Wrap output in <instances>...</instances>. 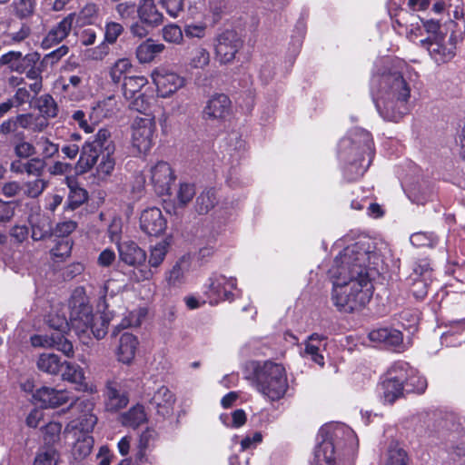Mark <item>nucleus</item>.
I'll return each mask as SVG.
<instances>
[{
  "label": "nucleus",
  "mask_w": 465,
  "mask_h": 465,
  "mask_svg": "<svg viewBox=\"0 0 465 465\" xmlns=\"http://www.w3.org/2000/svg\"><path fill=\"white\" fill-rule=\"evenodd\" d=\"M378 260L376 252L360 242L347 246L334 259L329 277L332 282L331 300L339 311L352 312L370 302L372 284L367 270Z\"/></svg>",
  "instance_id": "obj_1"
},
{
  "label": "nucleus",
  "mask_w": 465,
  "mask_h": 465,
  "mask_svg": "<svg viewBox=\"0 0 465 465\" xmlns=\"http://www.w3.org/2000/svg\"><path fill=\"white\" fill-rule=\"evenodd\" d=\"M371 84L376 91V107L385 120L398 122L408 113L411 88L400 73L376 75Z\"/></svg>",
  "instance_id": "obj_2"
},
{
  "label": "nucleus",
  "mask_w": 465,
  "mask_h": 465,
  "mask_svg": "<svg viewBox=\"0 0 465 465\" xmlns=\"http://www.w3.org/2000/svg\"><path fill=\"white\" fill-rule=\"evenodd\" d=\"M94 402L88 399H76L62 412L71 411L74 416L65 426L64 435H73L74 441L72 446V454L75 460L87 457L94 447V438L91 435L98 419L94 413Z\"/></svg>",
  "instance_id": "obj_3"
},
{
  "label": "nucleus",
  "mask_w": 465,
  "mask_h": 465,
  "mask_svg": "<svg viewBox=\"0 0 465 465\" xmlns=\"http://www.w3.org/2000/svg\"><path fill=\"white\" fill-rule=\"evenodd\" d=\"M373 142L369 132L357 129L351 138L340 143L339 156L347 163L345 173L349 180L362 176L373 158Z\"/></svg>",
  "instance_id": "obj_4"
},
{
  "label": "nucleus",
  "mask_w": 465,
  "mask_h": 465,
  "mask_svg": "<svg viewBox=\"0 0 465 465\" xmlns=\"http://www.w3.org/2000/svg\"><path fill=\"white\" fill-rule=\"evenodd\" d=\"M253 384L272 401L283 398L289 387L284 367L272 361H265L254 368Z\"/></svg>",
  "instance_id": "obj_5"
},
{
  "label": "nucleus",
  "mask_w": 465,
  "mask_h": 465,
  "mask_svg": "<svg viewBox=\"0 0 465 465\" xmlns=\"http://www.w3.org/2000/svg\"><path fill=\"white\" fill-rule=\"evenodd\" d=\"M114 143L108 129H100L82 146L75 169L80 173L89 172L103 156L114 153Z\"/></svg>",
  "instance_id": "obj_6"
},
{
  "label": "nucleus",
  "mask_w": 465,
  "mask_h": 465,
  "mask_svg": "<svg viewBox=\"0 0 465 465\" xmlns=\"http://www.w3.org/2000/svg\"><path fill=\"white\" fill-rule=\"evenodd\" d=\"M318 437L321 438L319 444L325 442L331 443V453L342 450L345 453L352 452L357 445L358 440L354 431L344 424H328L321 428Z\"/></svg>",
  "instance_id": "obj_7"
},
{
  "label": "nucleus",
  "mask_w": 465,
  "mask_h": 465,
  "mask_svg": "<svg viewBox=\"0 0 465 465\" xmlns=\"http://www.w3.org/2000/svg\"><path fill=\"white\" fill-rule=\"evenodd\" d=\"M409 369L410 365L407 362L398 361L388 370L380 383V391L384 402L391 404L403 395Z\"/></svg>",
  "instance_id": "obj_8"
},
{
  "label": "nucleus",
  "mask_w": 465,
  "mask_h": 465,
  "mask_svg": "<svg viewBox=\"0 0 465 465\" xmlns=\"http://www.w3.org/2000/svg\"><path fill=\"white\" fill-rule=\"evenodd\" d=\"M156 124L152 114L137 116L132 124V147L138 154H146L154 144Z\"/></svg>",
  "instance_id": "obj_9"
},
{
  "label": "nucleus",
  "mask_w": 465,
  "mask_h": 465,
  "mask_svg": "<svg viewBox=\"0 0 465 465\" xmlns=\"http://www.w3.org/2000/svg\"><path fill=\"white\" fill-rule=\"evenodd\" d=\"M446 450L441 458L448 465H465V428L460 424H452L445 438Z\"/></svg>",
  "instance_id": "obj_10"
},
{
  "label": "nucleus",
  "mask_w": 465,
  "mask_h": 465,
  "mask_svg": "<svg viewBox=\"0 0 465 465\" xmlns=\"http://www.w3.org/2000/svg\"><path fill=\"white\" fill-rule=\"evenodd\" d=\"M144 400L151 411L162 417L166 418L173 414V406L176 401L175 395L165 385H159L156 388H148L144 391Z\"/></svg>",
  "instance_id": "obj_11"
},
{
  "label": "nucleus",
  "mask_w": 465,
  "mask_h": 465,
  "mask_svg": "<svg viewBox=\"0 0 465 465\" xmlns=\"http://www.w3.org/2000/svg\"><path fill=\"white\" fill-rule=\"evenodd\" d=\"M242 46L243 41L239 35L235 31L226 30L215 38V58L221 64H232Z\"/></svg>",
  "instance_id": "obj_12"
},
{
  "label": "nucleus",
  "mask_w": 465,
  "mask_h": 465,
  "mask_svg": "<svg viewBox=\"0 0 465 465\" xmlns=\"http://www.w3.org/2000/svg\"><path fill=\"white\" fill-rule=\"evenodd\" d=\"M420 46L426 48L430 57L437 64L450 62L455 56L456 37L436 35L432 39L426 38L420 41Z\"/></svg>",
  "instance_id": "obj_13"
},
{
  "label": "nucleus",
  "mask_w": 465,
  "mask_h": 465,
  "mask_svg": "<svg viewBox=\"0 0 465 465\" xmlns=\"http://www.w3.org/2000/svg\"><path fill=\"white\" fill-rule=\"evenodd\" d=\"M151 77L156 86L158 96L162 98L170 97L183 88L186 82L184 77L165 67L153 70Z\"/></svg>",
  "instance_id": "obj_14"
},
{
  "label": "nucleus",
  "mask_w": 465,
  "mask_h": 465,
  "mask_svg": "<svg viewBox=\"0 0 465 465\" xmlns=\"http://www.w3.org/2000/svg\"><path fill=\"white\" fill-rule=\"evenodd\" d=\"M237 287V280L234 277H226L223 274L213 273L206 284V294L211 304H217L223 301L234 299L232 291Z\"/></svg>",
  "instance_id": "obj_15"
},
{
  "label": "nucleus",
  "mask_w": 465,
  "mask_h": 465,
  "mask_svg": "<svg viewBox=\"0 0 465 465\" xmlns=\"http://www.w3.org/2000/svg\"><path fill=\"white\" fill-rule=\"evenodd\" d=\"M70 329L74 330L80 339L89 337V329L94 322L92 307L81 302L74 303L70 312Z\"/></svg>",
  "instance_id": "obj_16"
},
{
  "label": "nucleus",
  "mask_w": 465,
  "mask_h": 465,
  "mask_svg": "<svg viewBox=\"0 0 465 465\" xmlns=\"http://www.w3.org/2000/svg\"><path fill=\"white\" fill-rule=\"evenodd\" d=\"M174 179L173 172L166 162L159 161L150 169L151 183L159 195L170 193L171 184Z\"/></svg>",
  "instance_id": "obj_17"
},
{
  "label": "nucleus",
  "mask_w": 465,
  "mask_h": 465,
  "mask_svg": "<svg viewBox=\"0 0 465 465\" xmlns=\"http://www.w3.org/2000/svg\"><path fill=\"white\" fill-rule=\"evenodd\" d=\"M34 347L54 348L68 358L74 356L73 343L62 333L52 332L50 335H34L31 337Z\"/></svg>",
  "instance_id": "obj_18"
},
{
  "label": "nucleus",
  "mask_w": 465,
  "mask_h": 465,
  "mask_svg": "<svg viewBox=\"0 0 465 465\" xmlns=\"http://www.w3.org/2000/svg\"><path fill=\"white\" fill-rule=\"evenodd\" d=\"M105 408L109 411H117L128 404L129 399L122 390L121 382L116 379L108 380L104 391Z\"/></svg>",
  "instance_id": "obj_19"
},
{
  "label": "nucleus",
  "mask_w": 465,
  "mask_h": 465,
  "mask_svg": "<svg viewBox=\"0 0 465 465\" xmlns=\"http://www.w3.org/2000/svg\"><path fill=\"white\" fill-rule=\"evenodd\" d=\"M140 226L146 234L158 236L164 232L166 220L159 208H148L141 214Z\"/></svg>",
  "instance_id": "obj_20"
},
{
  "label": "nucleus",
  "mask_w": 465,
  "mask_h": 465,
  "mask_svg": "<svg viewBox=\"0 0 465 465\" xmlns=\"http://www.w3.org/2000/svg\"><path fill=\"white\" fill-rule=\"evenodd\" d=\"M33 397L44 408H56L69 401L68 391L46 386L37 389Z\"/></svg>",
  "instance_id": "obj_21"
},
{
  "label": "nucleus",
  "mask_w": 465,
  "mask_h": 465,
  "mask_svg": "<svg viewBox=\"0 0 465 465\" xmlns=\"http://www.w3.org/2000/svg\"><path fill=\"white\" fill-rule=\"evenodd\" d=\"M231 100L226 94L213 95L203 110V118L208 120L223 119L230 114Z\"/></svg>",
  "instance_id": "obj_22"
},
{
  "label": "nucleus",
  "mask_w": 465,
  "mask_h": 465,
  "mask_svg": "<svg viewBox=\"0 0 465 465\" xmlns=\"http://www.w3.org/2000/svg\"><path fill=\"white\" fill-rule=\"evenodd\" d=\"M412 278L414 281L413 294L417 297L425 296L428 282L431 280V268L427 260H420L414 264Z\"/></svg>",
  "instance_id": "obj_23"
},
{
  "label": "nucleus",
  "mask_w": 465,
  "mask_h": 465,
  "mask_svg": "<svg viewBox=\"0 0 465 465\" xmlns=\"http://www.w3.org/2000/svg\"><path fill=\"white\" fill-rule=\"evenodd\" d=\"M75 16V14H69L54 26L43 40V46L50 48L62 42L71 32Z\"/></svg>",
  "instance_id": "obj_24"
},
{
  "label": "nucleus",
  "mask_w": 465,
  "mask_h": 465,
  "mask_svg": "<svg viewBox=\"0 0 465 465\" xmlns=\"http://www.w3.org/2000/svg\"><path fill=\"white\" fill-rule=\"evenodd\" d=\"M120 260L130 266H139L145 262L146 253L134 242H123L117 246Z\"/></svg>",
  "instance_id": "obj_25"
},
{
  "label": "nucleus",
  "mask_w": 465,
  "mask_h": 465,
  "mask_svg": "<svg viewBox=\"0 0 465 465\" xmlns=\"http://www.w3.org/2000/svg\"><path fill=\"white\" fill-rule=\"evenodd\" d=\"M369 339L388 348L399 349L402 345V333L392 328H379L369 333Z\"/></svg>",
  "instance_id": "obj_26"
},
{
  "label": "nucleus",
  "mask_w": 465,
  "mask_h": 465,
  "mask_svg": "<svg viewBox=\"0 0 465 465\" xmlns=\"http://www.w3.org/2000/svg\"><path fill=\"white\" fill-rule=\"evenodd\" d=\"M137 15L142 23L155 27L163 23V15L157 9L153 0H141Z\"/></svg>",
  "instance_id": "obj_27"
},
{
  "label": "nucleus",
  "mask_w": 465,
  "mask_h": 465,
  "mask_svg": "<svg viewBox=\"0 0 465 465\" xmlns=\"http://www.w3.org/2000/svg\"><path fill=\"white\" fill-rule=\"evenodd\" d=\"M138 344L137 338L132 333L122 334L117 350L118 360L124 364L131 363L135 357Z\"/></svg>",
  "instance_id": "obj_28"
},
{
  "label": "nucleus",
  "mask_w": 465,
  "mask_h": 465,
  "mask_svg": "<svg viewBox=\"0 0 465 465\" xmlns=\"http://www.w3.org/2000/svg\"><path fill=\"white\" fill-rule=\"evenodd\" d=\"M101 109L102 104H99L97 107H94L91 111L74 110L72 112L71 120L74 124H76L86 134L93 133L95 125L98 124V119L94 114Z\"/></svg>",
  "instance_id": "obj_29"
},
{
  "label": "nucleus",
  "mask_w": 465,
  "mask_h": 465,
  "mask_svg": "<svg viewBox=\"0 0 465 465\" xmlns=\"http://www.w3.org/2000/svg\"><path fill=\"white\" fill-rule=\"evenodd\" d=\"M164 49L163 44L155 43L153 39L149 38L137 46L135 54L141 64H146L152 62Z\"/></svg>",
  "instance_id": "obj_30"
},
{
  "label": "nucleus",
  "mask_w": 465,
  "mask_h": 465,
  "mask_svg": "<svg viewBox=\"0 0 465 465\" xmlns=\"http://www.w3.org/2000/svg\"><path fill=\"white\" fill-rule=\"evenodd\" d=\"M187 65L193 70H204L211 62L210 52L203 45H195L187 55Z\"/></svg>",
  "instance_id": "obj_31"
},
{
  "label": "nucleus",
  "mask_w": 465,
  "mask_h": 465,
  "mask_svg": "<svg viewBox=\"0 0 465 465\" xmlns=\"http://www.w3.org/2000/svg\"><path fill=\"white\" fill-rule=\"evenodd\" d=\"M65 181L70 189L67 198V208L73 211L87 200L88 193L84 188L78 186L74 179L66 177Z\"/></svg>",
  "instance_id": "obj_32"
},
{
  "label": "nucleus",
  "mask_w": 465,
  "mask_h": 465,
  "mask_svg": "<svg viewBox=\"0 0 465 465\" xmlns=\"http://www.w3.org/2000/svg\"><path fill=\"white\" fill-rule=\"evenodd\" d=\"M321 341L322 338L317 333H313L309 336L305 342V348L302 355L303 357L310 358L315 363L322 367L324 365V358L320 352V346L318 345Z\"/></svg>",
  "instance_id": "obj_33"
},
{
  "label": "nucleus",
  "mask_w": 465,
  "mask_h": 465,
  "mask_svg": "<svg viewBox=\"0 0 465 465\" xmlns=\"http://www.w3.org/2000/svg\"><path fill=\"white\" fill-rule=\"evenodd\" d=\"M37 368L48 374L55 375L61 371L63 362L60 358L54 353H43L37 360Z\"/></svg>",
  "instance_id": "obj_34"
},
{
  "label": "nucleus",
  "mask_w": 465,
  "mask_h": 465,
  "mask_svg": "<svg viewBox=\"0 0 465 465\" xmlns=\"http://www.w3.org/2000/svg\"><path fill=\"white\" fill-rule=\"evenodd\" d=\"M148 84L146 77L143 75H133L124 77L123 83V93L126 99H131L138 94H142L141 89Z\"/></svg>",
  "instance_id": "obj_35"
},
{
  "label": "nucleus",
  "mask_w": 465,
  "mask_h": 465,
  "mask_svg": "<svg viewBox=\"0 0 465 465\" xmlns=\"http://www.w3.org/2000/svg\"><path fill=\"white\" fill-rule=\"evenodd\" d=\"M331 443L318 444L314 450L311 465H335V457L331 453Z\"/></svg>",
  "instance_id": "obj_36"
},
{
  "label": "nucleus",
  "mask_w": 465,
  "mask_h": 465,
  "mask_svg": "<svg viewBox=\"0 0 465 465\" xmlns=\"http://www.w3.org/2000/svg\"><path fill=\"white\" fill-rule=\"evenodd\" d=\"M133 70V64L128 58H119L110 67L109 75L114 84H119Z\"/></svg>",
  "instance_id": "obj_37"
},
{
  "label": "nucleus",
  "mask_w": 465,
  "mask_h": 465,
  "mask_svg": "<svg viewBox=\"0 0 465 465\" xmlns=\"http://www.w3.org/2000/svg\"><path fill=\"white\" fill-rule=\"evenodd\" d=\"M217 203V197L213 189L203 191L196 198L195 209L199 214H205Z\"/></svg>",
  "instance_id": "obj_38"
},
{
  "label": "nucleus",
  "mask_w": 465,
  "mask_h": 465,
  "mask_svg": "<svg viewBox=\"0 0 465 465\" xmlns=\"http://www.w3.org/2000/svg\"><path fill=\"white\" fill-rule=\"evenodd\" d=\"M146 421V415L142 405H136L123 414L122 423L124 426L137 428Z\"/></svg>",
  "instance_id": "obj_39"
},
{
  "label": "nucleus",
  "mask_w": 465,
  "mask_h": 465,
  "mask_svg": "<svg viewBox=\"0 0 465 465\" xmlns=\"http://www.w3.org/2000/svg\"><path fill=\"white\" fill-rule=\"evenodd\" d=\"M61 367L62 378L72 383L82 384L84 380L83 369L73 362L64 361Z\"/></svg>",
  "instance_id": "obj_40"
},
{
  "label": "nucleus",
  "mask_w": 465,
  "mask_h": 465,
  "mask_svg": "<svg viewBox=\"0 0 465 465\" xmlns=\"http://www.w3.org/2000/svg\"><path fill=\"white\" fill-rule=\"evenodd\" d=\"M409 460L406 450L398 443H391L385 460V465H406Z\"/></svg>",
  "instance_id": "obj_41"
},
{
  "label": "nucleus",
  "mask_w": 465,
  "mask_h": 465,
  "mask_svg": "<svg viewBox=\"0 0 465 465\" xmlns=\"http://www.w3.org/2000/svg\"><path fill=\"white\" fill-rule=\"evenodd\" d=\"M188 264L184 260L178 261L166 274V281L170 286L177 287L184 282Z\"/></svg>",
  "instance_id": "obj_42"
},
{
  "label": "nucleus",
  "mask_w": 465,
  "mask_h": 465,
  "mask_svg": "<svg viewBox=\"0 0 465 465\" xmlns=\"http://www.w3.org/2000/svg\"><path fill=\"white\" fill-rule=\"evenodd\" d=\"M168 245L166 241H161L151 247L148 261L151 267L157 268L163 262L168 252Z\"/></svg>",
  "instance_id": "obj_43"
},
{
  "label": "nucleus",
  "mask_w": 465,
  "mask_h": 465,
  "mask_svg": "<svg viewBox=\"0 0 465 465\" xmlns=\"http://www.w3.org/2000/svg\"><path fill=\"white\" fill-rule=\"evenodd\" d=\"M410 241L416 247L433 248L438 243V237L433 232H419L411 234Z\"/></svg>",
  "instance_id": "obj_44"
},
{
  "label": "nucleus",
  "mask_w": 465,
  "mask_h": 465,
  "mask_svg": "<svg viewBox=\"0 0 465 465\" xmlns=\"http://www.w3.org/2000/svg\"><path fill=\"white\" fill-rule=\"evenodd\" d=\"M37 106L39 111L46 117H55L57 115L56 103L50 94L41 95L37 99Z\"/></svg>",
  "instance_id": "obj_45"
},
{
  "label": "nucleus",
  "mask_w": 465,
  "mask_h": 465,
  "mask_svg": "<svg viewBox=\"0 0 465 465\" xmlns=\"http://www.w3.org/2000/svg\"><path fill=\"white\" fill-rule=\"evenodd\" d=\"M113 155L114 154L103 156V158L99 159V161L95 163L96 176L98 179L104 180L112 174L115 165V161Z\"/></svg>",
  "instance_id": "obj_46"
},
{
  "label": "nucleus",
  "mask_w": 465,
  "mask_h": 465,
  "mask_svg": "<svg viewBox=\"0 0 465 465\" xmlns=\"http://www.w3.org/2000/svg\"><path fill=\"white\" fill-rule=\"evenodd\" d=\"M47 184L48 183L41 178L26 182L23 187L24 194L30 198H36L42 194Z\"/></svg>",
  "instance_id": "obj_47"
},
{
  "label": "nucleus",
  "mask_w": 465,
  "mask_h": 465,
  "mask_svg": "<svg viewBox=\"0 0 465 465\" xmlns=\"http://www.w3.org/2000/svg\"><path fill=\"white\" fill-rule=\"evenodd\" d=\"M44 440L46 444H54L60 440L62 432V423L58 421H50L44 428Z\"/></svg>",
  "instance_id": "obj_48"
},
{
  "label": "nucleus",
  "mask_w": 465,
  "mask_h": 465,
  "mask_svg": "<svg viewBox=\"0 0 465 465\" xmlns=\"http://www.w3.org/2000/svg\"><path fill=\"white\" fill-rule=\"evenodd\" d=\"M163 37L166 42L180 45L183 40V31L177 25H165L163 30Z\"/></svg>",
  "instance_id": "obj_49"
},
{
  "label": "nucleus",
  "mask_w": 465,
  "mask_h": 465,
  "mask_svg": "<svg viewBox=\"0 0 465 465\" xmlns=\"http://www.w3.org/2000/svg\"><path fill=\"white\" fill-rule=\"evenodd\" d=\"M39 58L40 56L37 53L28 54L25 56L21 54V58L16 63L12 64L11 70L25 74L32 64L37 63Z\"/></svg>",
  "instance_id": "obj_50"
},
{
  "label": "nucleus",
  "mask_w": 465,
  "mask_h": 465,
  "mask_svg": "<svg viewBox=\"0 0 465 465\" xmlns=\"http://www.w3.org/2000/svg\"><path fill=\"white\" fill-rule=\"evenodd\" d=\"M46 163L44 159L34 157L24 163L25 173L28 175L40 177L45 169Z\"/></svg>",
  "instance_id": "obj_51"
},
{
  "label": "nucleus",
  "mask_w": 465,
  "mask_h": 465,
  "mask_svg": "<svg viewBox=\"0 0 465 465\" xmlns=\"http://www.w3.org/2000/svg\"><path fill=\"white\" fill-rule=\"evenodd\" d=\"M130 100H132L130 103V108L132 110L141 113L143 114V116H144L145 114H151L149 113L150 108H151V104H150L149 98L145 94H138L137 95H134Z\"/></svg>",
  "instance_id": "obj_52"
},
{
  "label": "nucleus",
  "mask_w": 465,
  "mask_h": 465,
  "mask_svg": "<svg viewBox=\"0 0 465 465\" xmlns=\"http://www.w3.org/2000/svg\"><path fill=\"white\" fill-rule=\"evenodd\" d=\"M48 323L54 329V332H60L65 336L67 330H70V321L64 315L50 314L48 317Z\"/></svg>",
  "instance_id": "obj_53"
},
{
  "label": "nucleus",
  "mask_w": 465,
  "mask_h": 465,
  "mask_svg": "<svg viewBox=\"0 0 465 465\" xmlns=\"http://www.w3.org/2000/svg\"><path fill=\"white\" fill-rule=\"evenodd\" d=\"M36 144L40 146L42 150V159L44 160L52 158L59 153V145L50 141L47 137L41 136L37 140Z\"/></svg>",
  "instance_id": "obj_54"
},
{
  "label": "nucleus",
  "mask_w": 465,
  "mask_h": 465,
  "mask_svg": "<svg viewBox=\"0 0 465 465\" xmlns=\"http://www.w3.org/2000/svg\"><path fill=\"white\" fill-rule=\"evenodd\" d=\"M124 26L116 22H108L104 28V41L109 45L116 42L117 38L123 34Z\"/></svg>",
  "instance_id": "obj_55"
},
{
  "label": "nucleus",
  "mask_w": 465,
  "mask_h": 465,
  "mask_svg": "<svg viewBox=\"0 0 465 465\" xmlns=\"http://www.w3.org/2000/svg\"><path fill=\"white\" fill-rule=\"evenodd\" d=\"M108 236L112 242H114L117 246L121 244V237L123 232V221L119 217H114L108 226Z\"/></svg>",
  "instance_id": "obj_56"
},
{
  "label": "nucleus",
  "mask_w": 465,
  "mask_h": 465,
  "mask_svg": "<svg viewBox=\"0 0 465 465\" xmlns=\"http://www.w3.org/2000/svg\"><path fill=\"white\" fill-rule=\"evenodd\" d=\"M137 7L134 2H123L116 5L115 10L121 19L133 20L135 18Z\"/></svg>",
  "instance_id": "obj_57"
},
{
  "label": "nucleus",
  "mask_w": 465,
  "mask_h": 465,
  "mask_svg": "<svg viewBox=\"0 0 465 465\" xmlns=\"http://www.w3.org/2000/svg\"><path fill=\"white\" fill-rule=\"evenodd\" d=\"M13 6L15 15L20 18H25L34 12V4L32 0H15Z\"/></svg>",
  "instance_id": "obj_58"
},
{
  "label": "nucleus",
  "mask_w": 465,
  "mask_h": 465,
  "mask_svg": "<svg viewBox=\"0 0 465 465\" xmlns=\"http://www.w3.org/2000/svg\"><path fill=\"white\" fill-rule=\"evenodd\" d=\"M72 250V242L69 239H60L52 248L53 256L64 259L70 255Z\"/></svg>",
  "instance_id": "obj_59"
},
{
  "label": "nucleus",
  "mask_w": 465,
  "mask_h": 465,
  "mask_svg": "<svg viewBox=\"0 0 465 465\" xmlns=\"http://www.w3.org/2000/svg\"><path fill=\"white\" fill-rule=\"evenodd\" d=\"M108 321L105 317L100 316L95 322L91 323V332L97 340L103 339L107 333Z\"/></svg>",
  "instance_id": "obj_60"
},
{
  "label": "nucleus",
  "mask_w": 465,
  "mask_h": 465,
  "mask_svg": "<svg viewBox=\"0 0 465 465\" xmlns=\"http://www.w3.org/2000/svg\"><path fill=\"white\" fill-rule=\"evenodd\" d=\"M30 28L25 25H22L20 29L17 32L9 33L5 35V39L4 41L6 45H14L23 42L30 35Z\"/></svg>",
  "instance_id": "obj_61"
},
{
  "label": "nucleus",
  "mask_w": 465,
  "mask_h": 465,
  "mask_svg": "<svg viewBox=\"0 0 465 465\" xmlns=\"http://www.w3.org/2000/svg\"><path fill=\"white\" fill-rule=\"evenodd\" d=\"M206 30L205 24H190L184 26L183 34L188 38L202 39L206 35Z\"/></svg>",
  "instance_id": "obj_62"
},
{
  "label": "nucleus",
  "mask_w": 465,
  "mask_h": 465,
  "mask_svg": "<svg viewBox=\"0 0 465 465\" xmlns=\"http://www.w3.org/2000/svg\"><path fill=\"white\" fill-rule=\"evenodd\" d=\"M195 195L194 186L191 183H183L180 184L177 193V199L182 205L187 204Z\"/></svg>",
  "instance_id": "obj_63"
},
{
  "label": "nucleus",
  "mask_w": 465,
  "mask_h": 465,
  "mask_svg": "<svg viewBox=\"0 0 465 465\" xmlns=\"http://www.w3.org/2000/svg\"><path fill=\"white\" fill-rule=\"evenodd\" d=\"M57 454L53 449L41 451L35 459L34 465H56Z\"/></svg>",
  "instance_id": "obj_64"
}]
</instances>
